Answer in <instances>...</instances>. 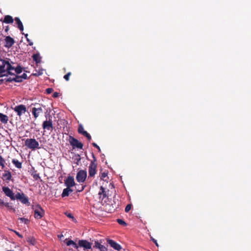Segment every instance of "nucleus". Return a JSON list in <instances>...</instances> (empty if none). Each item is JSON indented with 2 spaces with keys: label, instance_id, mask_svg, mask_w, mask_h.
Returning <instances> with one entry per match:
<instances>
[{
  "label": "nucleus",
  "instance_id": "473e14b6",
  "mask_svg": "<svg viewBox=\"0 0 251 251\" xmlns=\"http://www.w3.org/2000/svg\"><path fill=\"white\" fill-rule=\"evenodd\" d=\"M31 175L33 176V178L35 179V180H38L40 178L39 175L36 173V171H34V172H33Z\"/></svg>",
  "mask_w": 251,
  "mask_h": 251
},
{
  "label": "nucleus",
  "instance_id": "a18cd8bd",
  "mask_svg": "<svg viewBox=\"0 0 251 251\" xmlns=\"http://www.w3.org/2000/svg\"><path fill=\"white\" fill-rule=\"evenodd\" d=\"M66 216H67L68 217H69V218H71V219H74V217L73 216V215L71 213H66Z\"/></svg>",
  "mask_w": 251,
  "mask_h": 251
},
{
  "label": "nucleus",
  "instance_id": "603ef678",
  "mask_svg": "<svg viewBox=\"0 0 251 251\" xmlns=\"http://www.w3.org/2000/svg\"><path fill=\"white\" fill-rule=\"evenodd\" d=\"M27 41L28 43V44L29 46H32L33 45V42H32L28 38H27Z\"/></svg>",
  "mask_w": 251,
  "mask_h": 251
},
{
  "label": "nucleus",
  "instance_id": "c85d7f7f",
  "mask_svg": "<svg viewBox=\"0 0 251 251\" xmlns=\"http://www.w3.org/2000/svg\"><path fill=\"white\" fill-rule=\"evenodd\" d=\"M14 70H15L16 74H19L22 72L23 68L21 66L18 65L17 67H14Z\"/></svg>",
  "mask_w": 251,
  "mask_h": 251
},
{
  "label": "nucleus",
  "instance_id": "864d4df0",
  "mask_svg": "<svg viewBox=\"0 0 251 251\" xmlns=\"http://www.w3.org/2000/svg\"><path fill=\"white\" fill-rule=\"evenodd\" d=\"M84 187H85L84 186H82L81 187V189L80 190H77L76 192H80L84 190Z\"/></svg>",
  "mask_w": 251,
  "mask_h": 251
},
{
  "label": "nucleus",
  "instance_id": "dca6fc26",
  "mask_svg": "<svg viewBox=\"0 0 251 251\" xmlns=\"http://www.w3.org/2000/svg\"><path fill=\"white\" fill-rule=\"evenodd\" d=\"M1 178L3 181H9L12 178L11 173L9 170H4Z\"/></svg>",
  "mask_w": 251,
  "mask_h": 251
},
{
  "label": "nucleus",
  "instance_id": "9b49d317",
  "mask_svg": "<svg viewBox=\"0 0 251 251\" xmlns=\"http://www.w3.org/2000/svg\"><path fill=\"white\" fill-rule=\"evenodd\" d=\"M4 41H5V44L4 45V46L5 48H7L8 49L12 47V46L15 43L14 39L9 36H6L5 38L4 39Z\"/></svg>",
  "mask_w": 251,
  "mask_h": 251
},
{
  "label": "nucleus",
  "instance_id": "6e6d98bb",
  "mask_svg": "<svg viewBox=\"0 0 251 251\" xmlns=\"http://www.w3.org/2000/svg\"><path fill=\"white\" fill-rule=\"evenodd\" d=\"M58 237L61 239L62 237H63V235L62 234L58 235Z\"/></svg>",
  "mask_w": 251,
  "mask_h": 251
},
{
  "label": "nucleus",
  "instance_id": "c9c22d12",
  "mask_svg": "<svg viewBox=\"0 0 251 251\" xmlns=\"http://www.w3.org/2000/svg\"><path fill=\"white\" fill-rule=\"evenodd\" d=\"M114 204H112V209H109L111 211H115L117 208H118L119 206V203L116 204L115 201L114 200Z\"/></svg>",
  "mask_w": 251,
  "mask_h": 251
},
{
  "label": "nucleus",
  "instance_id": "7ed1b4c3",
  "mask_svg": "<svg viewBox=\"0 0 251 251\" xmlns=\"http://www.w3.org/2000/svg\"><path fill=\"white\" fill-rule=\"evenodd\" d=\"M68 141L70 145L73 147V149L77 148L78 149H82L83 145L78 140L72 136H69Z\"/></svg>",
  "mask_w": 251,
  "mask_h": 251
},
{
  "label": "nucleus",
  "instance_id": "c03bdc74",
  "mask_svg": "<svg viewBox=\"0 0 251 251\" xmlns=\"http://www.w3.org/2000/svg\"><path fill=\"white\" fill-rule=\"evenodd\" d=\"M5 202H4L3 200L0 199V207L4 206Z\"/></svg>",
  "mask_w": 251,
  "mask_h": 251
},
{
  "label": "nucleus",
  "instance_id": "aec40b11",
  "mask_svg": "<svg viewBox=\"0 0 251 251\" xmlns=\"http://www.w3.org/2000/svg\"><path fill=\"white\" fill-rule=\"evenodd\" d=\"M73 190L70 188L67 187L66 188L64 189L63 192L61 194V196L62 198L66 197L69 196L70 193L73 192Z\"/></svg>",
  "mask_w": 251,
  "mask_h": 251
},
{
  "label": "nucleus",
  "instance_id": "c756f323",
  "mask_svg": "<svg viewBox=\"0 0 251 251\" xmlns=\"http://www.w3.org/2000/svg\"><path fill=\"white\" fill-rule=\"evenodd\" d=\"M44 70L40 69L38 71H36V73H33L32 75L35 76H38L42 75L43 73Z\"/></svg>",
  "mask_w": 251,
  "mask_h": 251
},
{
  "label": "nucleus",
  "instance_id": "f3484780",
  "mask_svg": "<svg viewBox=\"0 0 251 251\" xmlns=\"http://www.w3.org/2000/svg\"><path fill=\"white\" fill-rule=\"evenodd\" d=\"M98 195L100 196V198L102 200L107 197V192L103 186H100Z\"/></svg>",
  "mask_w": 251,
  "mask_h": 251
},
{
  "label": "nucleus",
  "instance_id": "8fccbe9b",
  "mask_svg": "<svg viewBox=\"0 0 251 251\" xmlns=\"http://www.w3.org/2000/svg\"><path fill=\"white\" fill-rule=\"evenodd\" d=\"M85 136L87 138V139H88L89 141H90V140H91V139H92V138H91V135H90L89 133H88V134H87V135H86Z\"/></svg>",
  "mask_w": 251,
  "mask_h": 251
},
{
  "label": "nucleus",
  "instance_id": "39448f33",
  "mask_svg": "<svg viewBox=\"0 0 251 251\" xmlns=\"http://www.w3.org/2000/svg\"><path fill=\"white\" fill-rule=\"evenodd\" d=\"M19 200L22 203L28 206L30 205L28 198L24 193H17L15 195V200Z\"/></svg>",
  "mask_w": 251,
  "mask_h": 251
},
{
  "label": "nucleus",
  "instance_id": "09e8293b",
  "mask_svg": "<svg viewBox=\"0 0 251 251\" xmlns=\"http://www.w3.org/2000/svg\"><path fill=\"white\" fill-rule=\"evenodd\" d=\"M59 96V93H57V92H54L53 95H52V97L54 98H57Z\"/></svg>",
  "mask_w": 251,
  "mask_h": 251
},
{
  "label": "nucleus",
  "instance_id": "49530a36",
  "mask_svg": "<svg viewBox=\"0 0 251 251\" xmlns=\"http://www.w3.org/2000/svg\"><path fill=\"white\" fill-rule=\"evenodd\" d=\"M14 77H13V78L9 77L7 79H6V82H12V81H14Z\"/></svg>",
  "mask_w": 251,
  "mask_h": 251
},
{
  "label": "nucleus",
  "instance_id": "f8f14e48",
  "mask_svg": "<svg viewBox=\"0 0 251 251\" xmlns=\"http://www.w3.org/2000/svg\"><path fill=\"white\" fill-rule=\"evenodd\" d=\"M78 245L80 247H83L86 250L91 249V244L85 240H80L78 241Z\"/></svg>",
  "mask_w": 251,
  "mask_h": 251
},
{
  "label": "nucleus",
  "instance_id": "1a4fd4ad",
  "mask_svg": "<svg viewBox=\"0 0 251 251\" xmlns=\"http://www.w3.org/2000/svg\"><path fill=\"white\" fill-rule=\"evenodd\" d=\"M14 110L17 113V115L21 116L24 114L26 111V108L25 105L20 104L16 106L14 108Z\"/></svg>",
  "mask_w": 251,
  "mask_h": 251
},
{
  "label": "nucleus",
  "instance_id": "f257e3e1",
  "mask_svg": "<svg viewBox=\"0 0 251 251\" xmlns=\"http://www.w3.org/2000/svg\"><path fill=\"white\" fill-rule=\"evenodd\" d=\"M92 154L93 160L91 161L88 168L89 177H93L97 172V159L94 153H92Z\"/></svg>",
  "mask_w": 251,
  "mask_h": 251
},
{
  "label": "nucleus",
  "instance_id": "cd10ccee",
  "mask_svg": "<svg viewBox=\"0 0 251 251\" xmlns=\"http://www.w3.org/2000/svg\"><path fill=\"white\" fill-rule=\"evenodd\" d=\"M27 242L32 245H34L36 244V240L33 236H29L27 238Z\"/></svg>",
  "mask_w": 251,
  "mask_h": 251
},
{
  "label": "nucleus",
  "instance_id": "5701e85b",
  "mask_svg": "<svg viewBox=\"0 0 251 251\" xmlns=\"http://www.w3.org/2000/svg\"><path fill=\"white\" fill-rule=\"evenodd\" d=\"M66 244L67 245V246H71L72 245L73 246V248H75V249H77L78 246V245H77V244L74 241H73V240H67V239L66 240Z\"/></svg>",
  "mask_w": 251,
  "mask_h": 251
},
{
  "label": "nucleus",
  "instance_id": "393cba45",
  "mask_svg": "<svg viewBox=\"0 0 251 251\" xmlns=\"http://www.w3.org/2000/svg\"><path fill=\"white\" fill-rule=\"evenodd\" d=\"M78 132L84 136L88 133L86 131L84 130V128L81 125H79Z\"/></svg>",
  "mask_w": 251,
  "mask_h": 251
},
{
  "label": "nucleus",
  "instance_id": "bb28decb",
  "mask_svg": "<svg viewBox=\"0 0 251 251\" xmlns=\"http://www.w3.org/2000/svg\"><path fill=\"white\" fill-rule=\"evenodd\" d=\"M12 163L15 166V167L18 169H21L22 167V162H19L18 160L13 159L12 160Z\"/></svg>",
  "mask_w": 251,
  "mask_h": 251
},
{
  "label": "nucleus",
  "instance_id": "a211bd4d",
  "mask_svg": "<svg viewBox=\"0 0 251 251\" xmlns=\"http://www.w3.org/2000/svg\"><path fill=\"white\" fill-rule=\"evenodd\" d=\"M94 248L99 249L100 251H107V249L103 245H102L99 241L95 242Z\"/></svg>",
  "mask_w": 251,
  "mask_h": 251
},
{
  "label": "nucleus",
  "instance_id": "20e7f679",
  "mask_svg": "<svg viewBox=\"0 0 251 251\" xmlns=\"http://www.w3.org/2000/svg\"><path fill=\"white\" fill-rule=\"evenodd\" d=\"M34 217L37 219H41L45 215V211L39 205H36L34 207Z\"/></svg>",
  "mask_w": 251,
  "mask_h": 251
},
{
  "label": "nucleus",
  "instance_id": "6e6552de",
  "mask_svg": "<svg viewBox=\"0 0 251 251\" xmlns=\"http://www.w3.org/2000/svg\"><path fill=\"white\" fill-rule=\"evenodd\" d=\"M87 177V172L85 170L79 171L76 176V179L79 182H83Z\"/></svg>",
  "mask_w": 251,
  "mask_h": 251
},
{
  "label": "nucleus",
  "instance_id": "58836bf2",
  "mask_svg": "<svg viewBox=\"0 0 251 251\" xmlns=\"http://www.w3.org/2000/svg\"><path fill=\"white\" fill-rule=\"evenodd\" d=\"M107 176V173L106 172H103L101 173L100 176V179H102L104 181H106V180L105 179V178Z\"/></svg>",
  "mask_w": 251,
  "mask_h": 251
},
{
  "label": "nucleus",
  "instance_id": "f03ea898",
  "mask_svg": "<svg viewBox=\"0 0 251 251\" xmlns=\"http://www.w3.org/2000/svg\"><path fill=\"white\" fill-rule=\"evenodd\" d=\"M25 146L32 150L40 149L39 144L35 139L28 138L26 139Z\"/></svg>",
  "mask_w": 251,
  "mask_h": 251
},
{
  "label": "nucleus",
  "instance_id": "37998d69",
  "mask_svg": "<svg viewBox=\"0 0 251 251\" xmlns=\"http://www.w3.org/2000/svg\"><path fill=\"white\" fill-rule=\"evenodd\" d=\"M17 236H18L20 238H22L23 237V235H21L19 232L16 230H12Z\"/></svg>",
  "mask_w": 251,
  "mask_h": 251
},
{
  "label": "nucleus",
  "instance_id": "a878e982",
  "mask_svg": "<svg viewBox=\"0 0 251 251\" xmlns=\"http://www.w3.org/2000/svg\"><path fill=\"white\" fill-rule=\"evenodd\" d=\"M4 65H0V76H7V74H5L7 70L4 69Z\"/></svg>",
  "mask_w": 251,
  "mask_h": 251
},
{
  "label": "nucleus",
  "instance_id": "7c9ffc66",
  "mask_svg": "<svg viewBox=\"0 0 251 251\" xmlns=\"http://www.w3.org/2000/svg\"><path fill=\"white\" fill-rule=\"evenodd\" d=\"M5 161L1 155H0V166H1L2 169L5 167Z\"/></svg>",
  "mask_w": 251,
  "mask_h": 251
},
{
  "label": "nucleus",
  "instance_id": "412c9836",
  "mask_svg": "<svg viewBox=\"0 0 251 251\" xmlns=\"http://www.w3.org/2000/svg\"><path fill=\"white\" fill-rule=\"evenodd\" d=\"M15 21L16 24L18 25V28L21 31H23L24 30V26L20 19L18 17H16L15 18Z\"/></svg>",
  "mask_w": 251,
  "mask_h": 251
},
{
  "label": "nucleus",
  "instance_id": "2f4dec72",
  "mask_svg": "<svg viewBox=\"0 0 251 251\" xmlns=\"http://www.w3.org/2000/svg\"><path fill=\"white\" fill-rule=\"evenodd\" d=\"M8 210H13L14 212L15 211V209L13 207L12 205H10L8 202H5L4 205Z\"/></svg>",
  "mask_w": 251,
  "mask_h": 251
},
{
  "label": "nucleus",
  "instance_id": "9d476101",
  "mask_svg": "<svg viewBox=\"0 0 251 251\" xmlns=\"http://www.w3.org/2000/svg\"><path fill=\"white\" fill-rule=\"evenodd\" d=\"M2 189L7 197H9L11 200H15V195H14V193L9 187H3Z\"/></svg>",
  "mask_w": 251,
  "mask_h": 251
},
{
  "label": "nucleus",
  "instance_id": "72a5a7b5",
  "mask_svg": "<svg viewBox=\"0 0 251 251\" xmlns=\"http://www.w3.org/2000/svg\"><path fill=\"white\" fill-rule=\"evenodd\" d=\"M14 81L16 82H21L23 81L20 75H16L14 77Z\"/></svg>",
  "mask_w": 251,
  "mask_h": 251
},
{
  "label": "nucleus",
  "instance_id": "ea45409f",
  "mask_svg": "<svg viewBox=\"0 0 251 251\" xmlns=\"http://www.w3.org/2000/svg\"><path fill=\"white\" fill-rule=\"evenodd\" d=\"M131 206H132L131 204H127L125 208V212L126 213L130 211V210L131 209Z\"/></svg>",
  "mask_w": 251,
  "mask_h": 251
},
{
  "label": "nucleus",
  "instance_id": "5fc2aeb1",
  "mask_svg": "<svg viewBox=\"0 0 251 251\" xmlns=\"http://www.w3.org/2000/svg\"><path fill=\"white\" fill-rule=\"evenodd\" d=\"M9 30V27L8 26H7L5 29V31L6 32H8V31Z\"/></svg>",
  "mask_w": 251,
  "mask_h": 251
},
{
  "label": "nucleus",
  "instance_id": "423d86ee",
  "mask_svg": "<svg viewBox=\"0 0 251 251\" xmlns=\"http://www.w3.org/2000/svg\"><path fill=\"white\" fill-rule=\"evenodd\" d=\"M32 105H34V106H39V107H33L32 108V113L34 117L36 119L41 114L43 113V110L42 107L44 106L43 105H41L39 103H32Z\"/></svg>",
  "mask_w": 251,
  "mask_h": 251
},
{
  "label": "nucleus",
  "instance_id": "4be33fe9",
  "mask_svg": "<svg viewBox=\"0 0 251 251\" xmlns=\"http://www.w3.org/2000/svg\"><path fill=\"white\" fill-rule=\"evenodd\" d=\"M8 121V117L7 115L0 113V121L4 124L7 123Z\"/></svg>",
  "mask_w": 251,
  "mask_h": 251
},
{
  "label": "nucleus",
  "instance_id": "a19ab883",
  "mask_svg": "<svg viewBox=\"0 0 251 251\" xmlns=\"http://www.w3.org/2000/svg\"><path fill=\"white\" fill-rule=\"evenodd\" d=\"M92 145H93L94 147L96 148L98 150L99 152H100L101 151V150H100V147H99V146H98L96 143H92Z\"/></svg>",
  "mask_w": 251,
  "mask_h": 251
},
{
  "label": "nucleus",
  "instance_id": "b1692460",
  "mask_svg": "<svg viewBox=\"0 0 251 251\" xmlns=\"http://www.w3.org/2000/svg\"><path fill=\"white\" fill-rule=\"evenodd\" d=\"M32 58L33 60L35 61L37 64L40 63L41 61V58L38 53L34 54L32 55Z\"/></svg>",
  "mask_w": 251,
  "mask_h": 251
},
{
  "label": "nucleus",
  "instance_id": "4c0bfd02",
  "mask_svg": "<svg viewBox=\"0 0 251 251\" xmlns=\"http://www.w3.org/2000/svg\"><path fill=\"white\" fill-rule=\"evenodd\" d=\"M71 75L72 73L71 72H69L66 74L63 77L66 81H69L70 79V76Z\"/></svg>",
  "mask_w": 251,
  "mask_h": 251
},
{
  "label": "nucleus",
  "instance_id": "79ce46f5",
  "mask_svg": "<svg viewBox=\"0 0 251 251\" xmlns=\"http://www.w3.org/2000/svg\"><path fill=\"white\" fill-rule=\"evenodd\" d=\"M53 91V90L51 88H47L46 90V93L47 94H50L51 93H52Z\"/></svg>",
  "mask_w": 251,
  "mask_h": 251
},
{
  "label": "nucleus",
  "instance_id": "4468645a",
  "mask_svg": "<svg viewBox=\"0 0 251 251\" xmlns=\"http://www.w3.org/2000/svg\"><path fill=\"white\" fill-rule=\"evenodd\" d=\"M64 183L67 187L70 188L75 184L74 177L71 176H68Z\"/></svg>",
  "mask_w": 251,
  "mask_h": 251
},
{
  "label": "nucleus",
  "instance_id": "6ab92c4d",
  "mask_svg": "<svg viewBox=\"0 0 251 251\" xmlns=\"http://www.w3.org/2000/svg\"><path fill=\"white\" fill-rule=\"evenodd\" d=\"M0 21L6 24H12L13 23L14 19H13L12 16L10 15H6L5 16L4 20L3 21L2 20V19H0Z\"/></svg>",
  "mask_w": 251,
  "mask_h": 251
},
{
  "label": "nucleus",
  "instance_id": "4d7b16f0",
  "mask_svg": "<svg viewBox=\"0 0 251 251\" xmlns=\"http://www.w3.org/2000/svg\"><path fill=\"white\" fill-rule=\"evenodd\" d=\"M25 37L26 38V39H27V38H28V37H28V34H25Z\"/></svg>",
  "mask_w": 251,
  "mask_h": 251
},
{
  "label": "nucleus",
  "instance_id": "f704fd0d",
  "mask_svg": "<svg viewBox=\"0 0 251 251\" xmlns=\"http://www.w3.org/2000/svg\"><path fill=\"white\" fill-rule=\"evenodd\" d=\"M117 222L118 224H119L121 225H123L124 226H126V223L122 219H117Z\"/></svg>",
  "mask_w": 251,
  "mask_h": 251
},
{
  "label": "nucleus",
  "instance_id": "de8ad7c7",
  "mask_svg": "<svg viewBox=\"0 0 251 251\" xmlns=\"http://www.w3.org/2000/svg\"><path fill=\"white\" fill-rule=\"evenodd\" d=\"M21 77L22 79H26L27 78V75L26 74L24 73L22 75L20 76Z\"/></svg>",
  "mask_w": 251,
  "mask_h": 251
},
{
  "label": "nucleus",
  "instance_id": "3c124183",
  "mask_svg": "<svg viewBox=\"0 0 251 251\" xmlns=\"http://www.w3.org/2000/svg\"><path fill=\"white\" fill-rule=\"evenodd\" d=\"M151 240L153 241V242L155 244V245H156L157 247H158V246H159V245H158V243H157V241H156L155 239H153V238H151Z\"/></svg>",
  "mask_w": 251,
  "mask_h": 251
},
{
  "label": "nucleus",
  "instance_id": "e433bc0d",
  "mask_svg": "<svg viewBox=\"0 0 251 251\" xmlns=\"http://www.w3.org/2000/svg\"><path fill=\"white\" fill-rule=\"evenodd\" d=\"M18 220L25 224H27L29 223V220L27 219H25V218H19Z\"/></svg>",
  "mask_w": 251,
  "mask_h": 251
},
{
  "label": "nucleus",
  "instance_id": "13d9d810",
  "mask_svg": "<svg viewBox=\"0 0 251 251\" xmlns=\"http://www.w3.org/2000/svg\"><path fill=\"white\" fill-rule=\"evenodd\" d=\"M35 107H39V106H35Z\"/></svg>",
  "mask_w": 251,
  "mask_h": 251
},
{
  "label": "nucleus",
  "instance_id": "bf43d9fd",
  "mask_svg": "<svg viewBox=\"0 0 251 251\" xmlns=\"http://www.w3.org/2000/svg\"><path fill=\"white\" fill-rule=\"evenodd\" d=\"M7 251H12V250H7Z\"/></svg>",
  "mask_w": 251,
  "mask_h": 251
},
{
  "label": "nucleus",
  "instance_id": "ddd939ff",
  "mask_svg": "<svg viewBox=\"0 0 251 251\" xmlns=\"http://www.w3.org/2000/svg\"><path fill=\"white\" fill-rule=\"evenodd\" d=\"M107 242L115 250L120 251L122 249L121 246L112 239H107Z\"/></svg>",
  "mask_w": 251,
  "mask_h": 251
},
{
  "label": "nucleus",
  "instance_id": "2eb2a0df",
  "mask_svg": "<svg viewBox=\"0 0 251 251\" xmlns=\"http://www.w3.org/2000/svg\"><path fill=\"white\" fill-rule=\"evenodd\" d=\"M42 126L44 129L52 130L53 129L52 120L51 119H49L48 121H44L43 123Z\"/></svg>",
  "mask_w": 251,
  "mask_h": 251
},
{
  "label": "nucleus",
  "instance_id": "0eeeda50",
  "mask_svg": "<svg viewBox=\"0 0 251 251\" xmlns=\"http://www.w3.org/2000/svg\"><path fill=\"white\" fill-rule=\"evenodd\" d=\"M9 59L6 58V60L0 59V61L2 62V65H4V67H6V70H7V74L10 75H14V74L12 73L10 71L14 70V67H13L9 62Z\"/></svg>",
  "mask_w": 251,
  "mask_h": 251
}]
</instances>
